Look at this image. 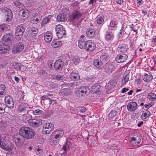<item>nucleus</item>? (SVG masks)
I'll return each instance as SVG.
<instances>
[{
  "mask_svg": "<svg viewBox=\"0 0 156 156\" xmlns=\"http://www.w3.org/2000/svg\"><path fill=\"white\" fill-rule=\"evenodd\" d=\"M19 133L21 136L26 139L32 138L35 135L34 130L27 127H22L20 129Z\"/></svg>",
  "mask_w": 156,
  "mask_h": 156,
  "instance_id": "nucleus-1",
  "label": "nucleus"
},
{
  "mask_svg": "<svg viewBox=\"0 0 156 156\" xmlns=\"http://www.w3.org/2000/svg\"><path fill=\"white\" fill-rule=\"evenodd\" d=\"M2 11L5 20L7 22L10 21L12 18V13L11 10L7 8H4Z\"/></svg>",
  "mask_w": 156,
  "mask_h": 156,
  "instance_id": "nucleus-2",
  "label": "nucleus"
},
{
  "mask_svg": "<svg viewBox=\"0 0 156 156\" xmlns=\"http://www.w3.org/2000/svg\"><path fill=\"white\" fill-rule=\"evenodd\" d=\"M55 31L57 36L59 38H62L65 35L66 30L61 25L56 26Z\"/></svg>",
  "mask_w": 156,
  "mask_h": 156,
  "instance_id": "nucleus-3",
  "label": "nucleus"
},
{
  "mask_svg": "<svg viewBox=\"0 0 156 156\" xmlns=\"http://www.w3.org/2000/svg\"><path fill=\"white\" fill-rule=\"evenodd\" d=\"M82 15V13L79 11L74 10L69 16V20L74 22L76 21Z\"/></svg>",
  "mask_w": 156,
  "mask_h": 156,
  "instance_id": "nucleus-4",
  "label": "nucleus"
},
{
  "mask_svg": "<svg viewBox=\"0 0 156 156\" xmlns=\"http://www.w3.org/2000/svg\"><path fill=\"white\" fill-rule=\"evenodd\" d=\"M25 29L23 26H18L16 28L15 37L16 39L19 40L22 37Z\"/></svg>",
  "mask_w": 156,
  "mask_h": 156,
  "instance_id": "nucleus-5",
  "label": "nucleus"
},
{
  "mask_svg": "<svg viewBox=\"0 0 156 156\" xmlns=\"http://www.w3.org/2000/svg\"><path fill=\"white\" fill-rule=\"evenodd\" d=\"M54 129V125L51 123H47L43 126V131L46 134H49Z\"/></svg>",
  "mask_w": 156,
  "mask_h": 156,
  "instance_id": "nucleus-6",
  "label": "nucleus"
},
{
  "mask_svg": "<svg viewBox=\"0 0 156 156\" xmlns=\"http://www.w3.org/2000/svg\"><path fill=\"white\" fill-rule=\"evenodd\" d=\"M29 124L33 127H37L42 123V120L39 118L30 119L29 122Z\"/></svg>",
  "mask_w": 156,
  "mask_h": 156,
  "instance_id": "nucleus-7",
  "label": "nucleus"
},
{
  "mask_svg": "<svg viewBox=\"0 0 156 156\" xmlns=\"http://www.w3.org/2000/svg\"><path fill=\"white\" fill-rule=\"evenodd\" d=\"M89 87L87 86L82 87L76 91V94H79L80 97L85 96V94L90 92Z\"/></svg>",
  "mask_w": 156,
  "mask_h": 156,
  "instance_id": "nucleus-8",
  "label": "nucleus"
},
{
  "mask_svg": "<svg viewBox=\"0 0 156 156\" xmlns=\"http://www.w3.org/2000/svg\"><path fill=\"white\" fill-rule=\"evenodd\" d=\"M24 48V44L22 43H19L14 44L13 51L15 53L20 52L23 50Z\"/></svg>",
  "mask_w": 156,
  "mask_h": 156,
  "instance_id": "nucleus-9",
  "label": "nucleus"
},
{
  "mask_svg": "<svg viewBox=\"0 0 156 156\" xmlns=\"http://www.w3.org/2000/svg\"><path fill=\"white\" fill-rule=\"evenodd\" d=\"M10 49V47L7 43L2 42L0 44V53L4 54L7 53Z\"/></svg>",
  "mask_w": 156,
  "mask_h": 156,
  "instance_id": "nucleus-10",
  "label": "nucleus"
},
{
  "mask_svg": "<svg viewBox=\"0 0 156 156\" xmlns=\"http://www.w3.org/2000/svg\"><path fill=\"white\" fill-rule=\"evenodd\" d=\"M64 131L62 129H58L55 130L52 133V136L56 139H59L63 135Z\"/></svg>",
  "mask_w": 156,
  "mask_h": 156,
  "instance_id": "nucleus-11",
  "label": "nucleus"
},
{
  "mask_svg": "<svg viewBox=\"0 0 156 156\" xmlns=\"http://www.w3.org/2000/svg\"><path fill=\"white\" fill-rule=\"evenodd\" d=\"M87 46L86 48V50L90 51H94L96 48V44L94 42L91 40L87 41Z\"/></svg>",
  "mask_w": 156,
  "mask_h": 156,
  "instance_id": "nucleus-12",
  "label": "nucleus"
},
{
  "mask_svg": "<svg viewBox=\"0 0 156 156\" xmlns=\"http://www.w3.org/2000/svg\"><path fill=\"white\" fill-rule=\"evenodd\" d=\"M127 56L125 54H123L118 55L116 58L115 60L118 63H122L125 62L127 58Z\"/></svg>",
  "mask_w": 156,
  "mask_h": 156,
  "instance_id": "nucleus-13",
  "label": "nucleus"
},
{
  "mask_svg": "<svg viewBox=\"0 0 156 156\" xmlns=\"http://www.w3.org/2000/svg\"><path fill=\"white\" fill-rule=\"evenodd\" d=\"M5 103L7 104L8 107L12 108L13 107L14 103L12 98L10 96H6L5 98Z\"/></svg>",
  "mask_w": 156,
  "mask_h": 156,
  "instance_id": "nucleus-14",
  "label": "nucleus"
},
{
  "mask_svg": "<svg viewBox=\"0 0 156 156\" xmlns=\"http://www.w3.org/2000/svg\"><path fill=\"white\" fill-rule=\"evenodd\" d=\"M141 139V137L138 136H136L135 137H131L130 143L131 144L133 145H137L140 143Z\"/></svg>",
  "mask_w": 156,
  "mask_h": 156,
  "instance_id": "nucleus-15",
  "label": "nucleus"
},
{
  "mask_svg": "<svg viewBox=\"0 0 156 156\" xmlns=\"http://www.w3.org/2000/svg\"><path fill=\"white\" fill-rule=\"evenodd\" d=\"M127 108L130 112L134 111L137 107V105L135 102H132L128 104L127 106Z\"/></svg>",
  "mask_w": 156,
  "mask_h": 156,
  "instance_id": "nucleus-16",
  "label": "nucleus"
},
{
  "mask_svg": "<svg viewBox=\"0 0 156 156\" xmlns=\"http://www.w3.org/2000/svg\"><path fill=\"white\" fill-rule=\"evenodd\" d=\"M18 110L20 112H23L25 113H27L29 111V108L28 105L26 104L23 106H20L19 107Z\"/></svg>",
  "mask_w": 156,
  "mask_h": 156,
  "instance_id": "nucleus-17",
  "label": "nucleus"
},
{
  "mask_svg": "<svg viewBox=\"0 0 156 156\" xmlns=\"http://www.w3.org/2000/svg\"><path fill=\"white\" fill-rule=\"evenodd\" d=\"M12 36L10 34H5L3 37L2 42L7 43L10 42L12 38Z\"/></svg>",
  "mask_w": 156,
  "mask_h": 156,
  "instance_id": "nucleus-18",
  "label": "nucleus"
},
{
  "mask_svg": "<svg viewBox=\"0 0 156 156\" xmlns=\"http://www.w3.org/2000/svg\"><path fill=\"white\" fill-rule=\"evenodd\" d=\"M0 147L5 150H9V147L7 146V143L4 138L0 136Z\"/></svg>",
  "mask_w": 156,
  "mask_h": 156,
  "instance_id": "nucleus-19",
  "label": "nucleus"
},
{
  "mask_svg": "<svg viewBox=\"0 0 156 156\" xmlns=\"http://www.w3.org/2000/svg\"><path fill=\"white\" fill-rule=\"evenodd\" d=\"M86 34L88 37H94L96 34V30L94 29L90 28L87 29L86 31Z\"/></svg>",
  "mask_w": 156,
  "mask_h": 156,
  "instance_id": "nucleus-20",
  "label": "nucleus"
},
{
  "mask_svg": "<svg viewBox=\"0 0 156 156\" xmlns=\"http://www.w3.org/2000/svg\"><path fill=\"white\" fill-rule=\"evenodd\" d=\"M105 40L107 41H111L114 38V36L112 32L106 31L105 34Z\"/></svg>",
  "mask_w": 156,
  "mask_h": 156,
  "instance_id": "nucleus-21",
  "label": "nucleus"
},
{
  "mask_svg": "<svg viewBox=\"0 0 156 156\" xmlns=\"http://www.w3.org/2000/svg\"><path fill=\"white\" fill-rule=\"evenodd\" d=\"M117 49L119 51L122 52H125L129 49V48L127 45L125 44H122L119 45Z\"/></svg>",
  "mask_w": 156,
  "mask_h": 156,
  "instance_id": "nucleus-22",
  "label": "nucleus"
},
{
  "mask_svg": "<svg viewBox=\"0 0 156 156\" xmlns=\"http://www.w3.org/2000/svg\"><path fill=\"white\" fill-rule=\"evenodd\" d=\"M87 41H86L84 39L79 40L78 41V46L81 49H86L87 46Z\"/></svg>",
  "mask_w": 156,
  "mask_h": 156,
  "instance_id": "nucleus-23",
  "label": "nucleus"
},
{
  "mask_svg": "<svg viewBox=\"0 0 156 156\" xmlns=\"http://www.w3.org/2000/svg\"><path fill=\"white\" fill-rule=\"evenodd\" d=\"M64 66V62L60 59L55 61L54 63L55 68H62Z\"/></svg>",
  "mask_w": 156,
  "mask_h": 156,
  "instance_id": "nucleus-24",
  "label": "nucleus"
},
{
  "mask_svg": "<svg viewBox=\"0 0 156 156\" xmlns=\"http://www.w3.org/2000/svg\"><path fill=\"white\" fill-rule=\"evenodd\" d=\"M44 37L45 41L46 42L50 43L52 39V36L50 33L47 32L44 34Z\"/></svg>",
  "mask_w": 156,
  "mask_h": 156,
  "instance_id": "nucleus-25",
  "label": "nucleus"
},
{
  "mask_svg": "<svg viewBox=\"0 0 156 156\" xmlns=\"http://www.w3.org/2000/svg\"><path fill=\"white\" fill-rule=\"evenodd\" d=\"M101 87L98 84H96L93 85L91 88L90 91L92 94L97 93L99 91Z\"/></svg>",
  "mask_w": 156,
  "mask_h": 156,
  "instance_id": "nucleus-26",
  "label": "nucleus"
},
{
  "mask_svg": "<svg viewBox=\"0 0 156 156\" xmlns=\"http://www.w3.org/2000/svg\"><path fill=\"white\" fill-rule=\"evenodd\" d=\"M13 140L15 143L16 144L17 146H20L23 144L22 140L18 136L17 134L14 135Z\"/></svg>",
  "mask_w": 156,
  "mask_h": 156,
  "instance_id": "nucleus-27",
  "label": "nucleus"
},
{
  "mask_svg": "<svg viewBox=\"0 0 156 156\" xmlns=\"http://www.w3.org/2000/svg\"><path fill=\"white\" fill-rule=\"evenodd\" d=\"M62 44L61 41H58L57 39H54L51 43V45L53 47L56 48L61 45Z\"/></svg>",
  "mask_w": 156,
  "mask_h": 156,
  "instance_id": "nucleus-28",
  "label": "nucleus"
},
{
  "mask_svg": "<svg viewBox=\"0 0 156 156\" xmlns=\"http://www.w3.org/2000/svg\"><path fill=\"white\" fill-rule=\"evenodd\" d=\"M67 16L64 13H61L58 16L57 19L60 21H64L67 20Z\"/></svg>",
  "mask_w": 156,
  "mask_h": 156,
  "instance_id": "nucleus-29",
  "label": "nucleus"
},
{
  "mask_svg": "<svg viewBox=\"0 0 156 156\" xmlns=\"http://www.w3.org/2000/svg\"><path fill=\"white\" fill-rule=\"evenodd\" d=\"M117 20L116 19H113L110 22L109 25L108 26L109 28H111L113 29L112 28H114L115 26L118 24Z\"/></svg>",
  "mask_w": 156,
  "mask_h": 156,
  "instance_id": "nucleus-30",
  "label": "nucleus"
},
{
  "mask_svg": "<svg viewBox=\"0 0 156 156\" xmlns=\"http://www.w3.org/2000/svg\"><path fill=\"white\" fill-rule=\"evenodd\" d=\"M100 60L102 63L106 64L109 61L108 58L106 54L102 55L100 57Z\"/></svg>",
  "mask_w": 156,
  "mask_h": 156,
  "instance_id": "nucleus-31",
  "label": "nucleus"
},
{
  "mask_svg": "<svg viewBox=\"0 0 156 156\" xmlns=\"http://www.w3.org/2000/svg\"><path fill=\"white\" fill-rule=\"evenodd\" d=\"M29 33H30L32 36H35L37 32V28L34 27H31L29 28Z\"/></svg>",
  "mask_w": 156,
  "mask_h": 156,
  "instance_id": "nucleus-32",
  "label": "nucleus"
},
{
  "mask_svg": "<svg viewBox=\"0 0 156 156\" xmlns=\"http://www.w3.org/2000/svg\"><path fill=\"white\" fill-rule=\"evenodd\" d=\"M152 79L153 77L152 75L150 74L148 75L146 73L145 74L143 78V80L146 82H148L150 81Z\"/></svg>",
  "mask_w": 156,
  "mask_h": 156,
  "instance_id": "nucleus-33",
  "label": "nucleus"
},
{
  "mask_svg": "<svg viewBox=\"0 0 156 156\" xmlns=\"http://www.w3.org/2000/svg\"><path fill=\"white\" fill-rule=\"evenodd\" d=\"M151 115V113L148 110H146L142 113L141 118L142 120L145 119L146 118L149 117Z\"/></svg>",
  "mask_w": 156,
  "mask_h": 156,
  "instance_id": "nucleus-34",
  "label": "nucleus"
},
{
  "mask_svg": "<svg viewBox=\"0 0 156 156\" xmlns=\"http://www.w3.org/2000/svg\"><path fill=\"white\" fill-rule=\"evenodd\" d=\"M71 145L70 142L68 141H66V143L63 146L62 149L65 151V152H66L69 149V147Z\"/></svg>",
  "mask_w": 156,
  "mask_h": 156,
  "instance_id": "nucleus-35",
  "label": "nucleus"
},
{
  "mask_svg": "<svg viewBox=\"0 0 156 156\" xmlns=\"http://www.w3.org/2000/svg\"><path fill=\"white\" fill-rule=\"evenodd\" d=\"M59 140L56 139L53 136L50 137V143L52 146H55L58 144Z\"/></svg>",
  "mask_w": 156,
  "mask_h": 156,
  "instance_id": "nucleus-36",
  "label": "nucleus"
},
{
  "mask_svg": "<svg viewBox=\"0 0 156 156\" xmlns=\"http://www.w3.org/2000/svg\"><path fill=\"white\" fill-rule=\"evenodd\" d=\"M5 85L2 84L0 85V97L4 96L5 94Z\"/></svg>",
  "mask_w": 156,
  "mask_h": 156,
  "instance_id": "nucleus-37",
  "label": "nucleus"
},
{
  "mask_svg": "<svg viewBox=\"0 0 156 156\" xmlns=\"http://www.w3.org/2000/svg\"><path fill=\"white\" fill-rule=\"evenodd\" d=\"M61 92L62 95H67L71 93V91L69 88H64L62 89Z\"/></svg>",
  "mask_w": 156,
  "mask_h": 156,
  "instance_id": "nucleus-38",
  "label": "nucleus"
},
{
  "mask_svg": "<svg viewBox=\"0 0 156 156\" xmlns=\"http://www.w3.org/2000/svg\"><path fill=\"white\" fill-rule=\"evenodd\" d=\"M50 19V18L48 17H46L43 18L41 22V26L42 27H44L45 24L49 22Z\"/></svg>",
  "mask_w": 156,
  "mask_h": 156,
  "instance_id": "nucleus-39",
  "label": "nucleus"
},
{
  "mask_svg": "<svg viewBox=\"0 0 156 156\" xmlns=\"http://www.w3.org/2000/svg\"><path fill=\"white\" fill-rule=\"evenodd\" d=\"M33 113L34 115L40 116V115H44V112L43 111L39 109H36L33 111Z\"/></svg>",
  "mask_w": 156,
  "mask_h": 156,
  "instance_id": "nucleus-40",
  "label": "nucleus"
},
{
  "mask_svg": "<svg viewBox=\"0 0 156 156\" xmlns=\"http://www.w3.org/2000/svg\"><path fill=\"white\" fill-rule=\"evenodd\" d=\"M30 116L29 114H24L23 117V120L24 122H27V121L29 123V120L30 119Z\"/></svg>",
  "mask_w": 156,
  "mask_h": 156,
  "instance_id": "nucleus-41",
  "label": "nucleus"
},
{
  "mask_svg": "<svg viewBox=\"0 0 156 156\" xmlns=\"http://www.w3.org/2000/svg\"><path fill=\"white\" fill-rule=\"evenodd\" d=\"M129 75L126 74L125 76H124L122 79V85L125 84L126 83L128 82L129 80Z\"/></svg>",
  "mask_w": 156,
  "mask_h": 156,
  "instance_id": "nucleus-42",
  "label": "nucleus"
},
{
  "mask_svg": "<svg viewBox=\"0 0 156 156\" xmlns=\"http://www.w3.org/2000/svg\"><path fill=\"white\" fill-rule=\"evenodd\" d=\"M101 62H100L98 59H95L94 61V65L96 68H100Z\"/></svg>",
  "mask_w": 156,
  "mask_h": 156,
  "instance_id": "nucleus-43",
  "label": "nucleus"
},
{
  "mask_svg": "<svg viewBox=\"0 0 156 156\" xmlns=\"http://www.w3.org/2000/svg\"><path fill=\"white\" fill-rule=\"evenodd\" d=\"M22 12V16L23 17H25L30 13V11L27 9H25L21 11Z\"/></svg>",
  "mask_w": 156,
  "mask_h": 156,
  "instance_id": "nucleus-44",
  "label": "nucleus"
},
{
  "mask_svg": "<svg viewBox=\"0 0 156 156\" xmlns=\"http://www.w3.org/2000/svg\"><path fill=\"white\" fill-rule=\"evenodd\" d=\"M147 98L149 99L155 100L156 99V95L154 93H150L148 95Z\"/></svg>",
  "mask_w": 156,
  "mask_h": 156,
  "instance_id": "nucleus-45",
  "label": "nucleus"
},
{
  "mask_svg": "<svg viewBox=\"0 0 156 156\" xmlns=\"http://www.w3.org/2000/svg\"><path fill=\"white\" fill-rule=\"evenodd\" d=\"M81 85V83L80 81H75L71 83V87L73 88H76L77 86Z\"/></svg>",
  "mask_w": 156,
  "mask_h": 156,
  "instance_id": "nucleus-46",
  "label": "nucleus"
},
{
  "mask_svg": "<svg viewBox=\"0 0 156 156\" xmlns=\"http://www.w3.org/2000/svg\"><path fill=\"white\" fill-rule=\"evenodd\" d=\"M103 18L100 16H98L97 18L96 22L98 24H101L104 22Z\"/></svg>",
  "mask_w": 156,
  "mask_h": 156,
  "instance_id": "nucleus-47",
  "label": "nucleus"
},
{
  "mask_svg": "<svg viewBox=\"0 0 156 156\" xmlns=\"http://www.w3.org/2000/svg\"><path fill=\"white\" fill-rule=\"evenodd\" d=\"M8 25L5 24H3L0 25V31L1 32L7 30Z\"/></svg>",
  "mask_w": 156,
  "mask_h": 156,
  "instance_id": "nucleus-48",
  "label": "nucleus"
},
{
  "mask_svg": "<svg viewBox=\"0 0 156 156\" xmlns=\"http://www.w3.org/2000/svg\"><path fill=\"white\" fill-rule=\"evenodd\" d=\"M15 65L16 67H14V68H24V66L19 63H16L15 62L13 65Z\"/></svg>",
  "mask_w": 156,
  "mask_h": 156,
  "instance_id": "nucleus-49",
  "label": "nucleus"
},
{
  "mask_svg": "<svg viewBox=\"0 0 156 156\" xmlns=\"http://www.w3.org/2000/svg\"><path fill=\"white\" fill-rule=\"evenodd\" d=\"M5 106L4 104H0V113L5 112Z\"/></svg>",
  "mask_w": 156,
  "mask_h": 156,
  "instance_id": "nucleus-50",
  "label": "nucleus"
},
{
  "mask_svg": "<svg viewBox=\"0 0 156 156\" xmlns=\"http://www.w3.org/2000/svg\"><path fill=\"white\" fill-rule=\"evenodd\" d=\"M73 61L74 63L75 64H77L80 62V60L79 57H74L73 59Z\"/></svg>",
  "mask_w": 156,
  "mask_h": 156,
  "instance_id": "nucleus-51",
  "label": "nucleus"
},
{
  "mask_svg": "<svg viewBox=\"0 0 156 156\" xmlns=\"http://www.w3.org/2000/svg\"><path fill=\"white\" fill-rule=\"evenodd\" d=\"M116 114V111H114L111 112L109 114V115L112 118L113 117L115 116Z\"/></svg>",
  "mask_w": 156,
  "mask_h": 156,
  "instance_id": "nucleus-52",
  "label": "nucleus"
},
{
  "mask_svg": "<svg viewBox=\"0 0 156 156\" xmlns=\"http://www.w3.org/2000/svg\"><path fill=\"white\" fill-rule=\"evenodd\" d=\"M87 80L88 81L93 82L95 80V78L93 76H89L87 77Z\"/></svg>",
  "mask_w": 156,
  "mask_h": 156,
  "instance_id": "nucleus-53",
  "label": "nucleus"
},
{
  "mask_svg": "<svg viewBox=\"0 0 156 156\" xmlns=\"http://www.w3.org/2000/svg\"><path fill=\"white\" fill-rule=\"evenodd\" d=\"M124 34V30L123 29H122V28L120 30L119 34V38L122 37L123 35Z\"/></svg>",
  "mask_w": 156,
  "mask_h": 156,
  "instance_id": "nucleus-54",
  "label": "nucleus"
},
{
  "mask_svg": "<svg viewBox=\"0 0 156 156\" xmlns=\"http://www.w3.org/2000/svg\"><path fill=\"white\" fill-rule=\"evenodd\" d=\"M15 5L19 8H20L22 6V4L19 2L17 1L15 3Z\"/></svg>",
  "mask_w": 156,
  "mask_h": 156,
  "instance_id": "nucleus-55",
  "label": "nucleus"
},
{
  "mask_svg": "<svg viewBox=\"0 0 156 156\" xmlns=\"http://www.w3.org/2000/svg\"><path fill=\"white\" fill-rule=\"evenodd\" d=\"M53 62L51 60H49L48 62L47 65L48 67L49 68H50L52 67Z\"/></svg>",
  "mask_w": 156,
  "mask_h": 156,
  "instance_id": "nucleus-56",
  "label": "nucleus"
},
{
  "mask_svg": "<svg viewBox=\"0 0 156 156\" xmlns=\"http://www.w3.org/2000/svg\"><path fill=\"white\" fill-rule=\"evenodd\" d=\"M7 125V123L5 122L4 123L3 121H2L0 123V127L2 128L4 127H5Z\"/></svg>",
  "mask_w": 156,
  "mask_h": 156,
  "instance_id": "nucleus-57",
  "label": "nucleus"
},
{
  "mask_svg": "<svg viewBox=\"0 0 156 156\" xmlns=\"http://www.w3.org/2000/svg\"><path fill=\"white\" fill-rule=\"evenodd\" d=\"M36 16L35 17H31L30 20V21L31 23H32L33 24H34L35 23V18L36 17Z\"/></svg>",
  "mask_w": 156,
  "mask_h": 156,
  "instance_id": "nucleus-58",
  "label": "nucleus"
},
{
  "mask_svg": "<svg viewBox=\"0 0 156 156\" xmlns=\"http://www.w3.org/2000/svg\"><path fill=\"white\" fill-rule=\"evenodd\" d=\"M57 102L55 100L53 99H50L49 100V104H50L54 105Z\"/></svg>",
  "mask_w": 156,
  "mask_h": 156,
  "instance_id": "nucleus-59",
  "label": "nucleus"
},
{
  "mask_svg": "<svg viewBox=\"0 0 156 156\" xmlns=\"http://www.w3.org/2000/svg\"><path fill=\"white\" fill-rule=\"evenodd\" d=\"M50 98H49L47 95H43L42 97V100H45L46 99L50 100Z\"/></svg>",
  "mask_w": 156,
  "mask_h": 156,
  "instance_id": "nucleus-60",
  "label": "nucleus"
},
{
  "mask_svg": "<svg viewBox=\"0 0 156 156\" xmlns=\"http://www.w3.org/2000/svg\"><path fill=\"white\" fill-rule=\"evenodd\" d=\"M136 3L139 5H140L143 3V0H136Z\"/></svg>",
  "mask_w": 156,
  "mask_h": 156,
  "instance_id": "nucleus-61",
  "label": "nucleus"
},
{
  "mask_svg": "<svg viewBox=\"0 0 156 156\" xmlns=\"http://www.w3.org/2000/svg\"><path fill=\"white\" fill-rule=\"evenodd\" d=\"M152 105H151V103H148L147 104H146L144 106L147 109L148 108Z\"/></svg>",
  "mask_w": 156,
  "mask_h": 156,
  "instance_id": "nucleus-62",
  "label": "nucleus"
},
{
  "mask_svg": "<svg viewBox=\"0 0 156 156\" xmlns=\"http://www.w3.org/2000/svg\"><path fill=\"white\" fill-rule=\"evenodd\" d=\"M40 75H44L45 73V72L43 69L40 70V71L38 73Z\"/></svg>",
  "mask_w": 156,
  "mask_h": 156,
  "instance_id": "nucleus-63",
  "label": "nucleus"
},
{
  "mask_svg": "<svg viewBox=\"0 0 156 156\" xmlns=\"http://www.w3.org/2000/svg\"><path fill=\"white\" fill-rule=\"evenodd\" d=\"M86 111V108L84 106H83L81 108L80 111L81 112H84Z\"/></svg>",
  "mask_w": 156,
  "mask_h": 156,
  "instance_id": "nucleus-64",
  "label": "nucleus"
}]
</instances>
